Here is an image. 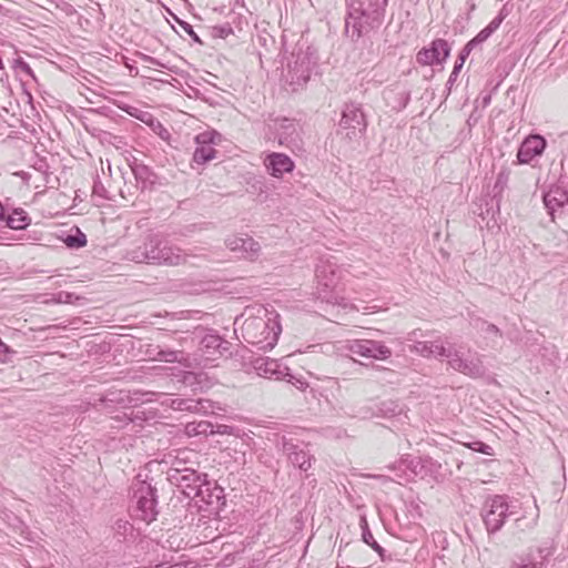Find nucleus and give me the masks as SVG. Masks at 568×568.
<instances>
[{"label":"nucleus","mask_w":568,"mask_h":568,"mask_svg":"<svg viewBox=\"0 0 568 568\" xmlns=\"http://www.w3.org/2000/svg\"><path fill=\"white\" fill-rule=\"evenodd\" d=\"M243 339L260 351L272 349L282 332L280 314L263 305L247 306L234 322Z\"/></svg>","instance_id":"nucleus-1"},{"label":"nucleus","mask_w":568,"mask_h":568,"mask_svg":"<svg viewBox=\"0 0 568 568\" xmlns=\"http://www.w3.org/2000/svg\"><path fill=\"white\" fill-rule=\"evenodd\" d=\"M315 278L318 298L332 305L347 306L345 298L336 291L341 280V268L336 263L328 258H320L315 268Z\"/></svg>","instance_id":"nucleus-3"},{"label":"nucleus","mask_w":568,"mask_h":568,"mask_svg":"<svg viewBox=\"0 0 568 568\" xmlns=\"http://www.w3.org/2000/svg\"><path fill=\"white\" fill-rule=\"evenodd\" d=\"M486 332L487 333H494V334L497 335L499 333V329L495 325L488 324L487 328H486Z\"/></svg>","instance_id":"nucleus-35"},{"label":"nucleus","mask_w":568,"mask_h":568,"mask_svg":"<svg viewBox=\"0 0 568 568\" xmlns=\"http://www.w3.org/2000/svg\"><path fill=\"white\" fill-rule=\"evenodd\" d=\"M154 568H185V566L183 564H174V565H171V566H164L162 564H159L156 565Z\"/></svg>","instance_id":"nucleus-34"},{"label":"nucleus","mask_w":568,"mask_h":568,"mask_svg":"<svg viewBox=\"0 0 568 568\" xmlns=\"http://www.w3.org/2000/svg\"><path fill=\"white\" fill-rule=\"evenodd\" d=\"M448 366L454 371L473 378L481 377L486 373V368L479 355L471 354L464 358L457 349L454 351L450 359L448 361Z\"/></svg>","instance_id":"nucleus-8"},{"label":"nucleus","mask_w":568,"mask_h":568,"mask_svg":"<svg viewBox=\"0 0 568 568\" xmlns=\"http://www.w3.org/2000/svg\"><path fill=\"white\" fill-rule=\"evenodd\" d=\"M130 166H131V169H132V171H133V173L135 174L136 178L143 176L144 173L148 172L146 166H144L142 164H139L136 159H134L133 163L130 164Z\"/></svg>","instance_id":"nucleus-29"},{"label":"nucleus","mask_w":568,"mask_h":568,"mask_svg":"<svg viewBox=\"0 0 568 568\" xmlns=\"http://www.w3.org/2000/svg\"><path fill=\"white\" fill-rule=\"evenodd\" d=\"M547 144H535L531 148V144H520V148L517 152V159L519 163L526 164L529 163L535 156H539L544 153Z\"/></svg>","instance_id":"nucleus-18"},{"label":"nucleus","mask_w":568,"mask_h":568,"mask_svg":"<svg viewBox=\"0 0 568 568\" xmlns=\"http://www.w3.org/2000/svg\"><path fill=\"white\" fill-rule=\"evenodd\" d=\"M510 171L508 169H503L496 179L494 185V196L501 195V193L507 189L509 182Z\"/></svg>","instance_id":"nucleus-25"},{"label":"nucleus","mask_w":568,"mask_h":568,"mask_svg":"<svg viewBox=\"0 0 568 568\" xmlns=\"http://www.w3.org/2000/svg\"><path fill=\"white\" fill-rule=\"evenodd\" d=\"M469 448H471L473 450L479 452L481 454H485V455H491V453H490L491 447L481 442H474V443L469 444Z\"/></svg>","instance_id":"nucleus-27"},{"label":"nucleus","mask_w":568,"mask_h":568,"mask_svg":"<svg viewBox=\"0 0 568 568\" xmlns=\"http://www.w3.org/2000/svg\"><path fill=\"white\" fill-rule=\"evenodd\" d=\"M168 479L176 485L182 493L189 498L200 497L202 501L212 504V497L205 474H200L193 468L169 469Z\"/></svg>","instance_id":"nucleus-4"},{"label":"nucleus","mask_w":568,"mask_h":568,"mask_svg":"<svg viewBox=\"0 0 568 568\" xmlns=\"http://www.w3.org/2000/svg\"><path fill=\"white\" fill-rule=\"evenodd\" d=\"M63 242L70 248H80L87 244V236L77 227L74 234L67 235Z\"/></svg>","instance_id":"nucleus-24"},{"label":"nucleus","mask_w":568,"mask_h":568,"mask_svg":"<svg viewBox=\"0 0 568 568\" xmlns=\"http://www.w3.org/2000/svg\"><path fill=\"white\" fill-rule=\"evenodd\" d=\"M464 52L465 53H462L460 57H459V64H456L455 68H454V71L456 72L457 70H459L463 64L465 63V60H466V57L468 55L467 54V51L464 49Z\"/></svg>","instance_id":"nucleus-32"},{"label":"nucleus","mask_w":568,"mask_h":568,"mask_svg":"<svg viewBox=\"0 0 568 568\" xmlns=\"http://www.w3.org/2000/svg\"><path fill=\"white\" fill-rule=\"evenodd\" d=\"M158 356L160 361L166 363H181L184 359V354L180 351H160Z\"/></svg>","instance_id":"nucleus-26"},{"label":"nucleus","mask_w":568,"mask_h":568,"mask_svg":"<svg viewBox=\"0 0 568 568\" xmlns=\"http://www.w3.org/2000/svg\"><path fill=\"white\" fill-rule=\"evenodd\" d=\"M347 349L365 358L385 361L392 356V351L383 342L373 339H354L348 342Z\"/></svg>","instance_id":"nucleus-7"},{"label":"nucleus","mask_w":568,"mask_h":568,"mask_svg":"<svg viewBox=\"0 0 568 568\" xmlns=\"http://www.w3.org/2000/svg\"><path fill=\"white\" fill-rule=\"evenodd\" d=\"M296 382H297V385H296V386H297V388H300V389H304V388L307 386V384H306L305 382H302V381H300V379H297Z\"/></svg>","instance_id":"nucleus-37"},{"label":"nucleus","mask_w":568,"mask_h":568,"mask_svg":"<svg viewBox=\"0 0 568 568\" xmlns=\"http://www.w3.org/2000/svg\"><path fill=\"white\" fill-rule=\"evenodd\" d=\"M185 462L183 459H180V458H176L173 463H172V466L170 469H173L174 467H178V468H186L184 466Z\"/></svg>","instance_id":"nucleus-33"},{"label":"nucleus","mask_w":568,"mask_h":568,"mask_svg":"<svg viewBox=\"0 0 568 568\" xmlns=\"http://www.w3.org/2000/svg\"><path fill=\"white\" fill-rule=\"evenodd\" d=\"M509 514V505L504 496L496 495L487 499L481 509V517L488 534L500 530Z\"/></svg>","instance_id":"nucleus-6"},{"label":"nucleus","mask_w":568,"mask_h":568,"mask_svg":"<svg viewBox=\"0 0 568 568\" xmlns=\"http://www.w3.org/2000/svg\"><path fill=\"white\" fill-rule=\"evenodd\" d=\"M57 301L59 303H70L71 302V297H72V294L70 293H64V292H60L58 293L57 295Z\"/></svg>","instance_id":"nucleus-31"},{"label":"nucleus","mask_w":568,"mask_h":568,"mask_svg":"<svg viewBox=\"0 0 568 568\" xmlns=\"http://www.w3.org/2000/svg\"><path fill=\"white\" fill-rule=\"evenodd\" d=\"M116 526L119 529H124V530H126V528L131 527V525L128 521H121V520H119L116 523Z\"/></svg>","instance_id":"nucleus-36"},{"label":"nucleus","mask_w":568,"mask_h":568,"mask_svg":"<svg viewBox=\"0 0 568 568\" xmlns=\"http://www.w3.org/2000/svg\"><path fill=\"white\" fill-rule=\"evenodd\" d=\"M48 154L49 153L44 150V144H33L31 154L27 161L34 170L45 173L50 168Z\"/></svg>","instance_id":"nucleus-17"},{"label":"nucleus","mask_w":568,"mask_h":568,"mask_svg":"<svg viewBox=\"0 0 568 568\" xmlns=\"http://www.w3.org/2000/svg\"><path fill=\"white\" fill-rule=\"evenodd\" d=\"M450 53V47L444 39H435L416 54V61L424 67L443 63Z\"/></svg>","instance_id":"nucleus-9"},{"label":"nucleus","mask_w":568,"mask_h":568,"mask_svg":"<svg viewBox=\"0 0 568 568\" xmlns=\"http://www.w3.org/2000/svg\"><path fill=\"white\" fill-rule=\"evenodd\" d=\"M2 212H3V209L2 206L0 205V214L2 215Z\"/></svg>","instance_id":"nucleus-38"},{"label":"nucleus","mask_w":568,"mask_h":568,"mask_svg":"<svg viewBox=\"0 0 568 568\" xmlns=\"http://www.w3.org/2000/svg\"><path fill=\"white\" fill-rule=\"evenodd\" d=\"M139 477L132 484V498L135 503L134 516L150 524L156 519L159 514L156 508V489L150 483L141 480Z\"/></svg>","instance_id":"nucleus-5"},{"label":"nucleus","mask_w":568,"mask_h":568,"mask_svg":"<svg viewBox=\"0 0 568 568\" xmlns=\"http://www.w3.org/2000/svg\"><path fill=\"white\" fill-rule=\"evenodd\" d=\"M544 204L548 213L555 219V213L568 204V192L558 185H552L544 194Z\"/></svg>","instance_id":"nucleus-14"},{"label":"nucleus","mask_w":568,"mask_h":568,"mask_svg":"<svg viewBox=\"0 0 568 568\" xmlns=\"http://www.w3.org/2000/svg\"><path fill=\"white\" fill-rule=\"evenodd\" d=\"M254 368L258 376L265 378L282 379L285 376L293 377L288 373H284V371H287V367L282 369L277 361L268 357L256 359L254 362Z\"/></svg>","instance_id":"nucleus-13"},{"label":"nucleus","mask_w":568,"mask_h":568,"mask_svg":"<svg viewBox=\"0 0 568 568\" xmlns=\"http://www.w3.org/2000/svg\"><path fill=\"white\" fill-rule=\"evenodd\" d=\"M184 432L189 437L197 435H212L213 424L207 420L191 422L185 425Z\"/></svg>","instance_id":"nucleus-19"},{"label":"nucleus","mask_w":568,"mask_h":568,"mask_svg":"<svg viewBox=\"0 0 568 568\" xmlns=\"http://www.w3.org/2000/svg\"><path fill=\"white\" fill-rule=\"evenodd\" d=\"M226 246L242 257L254 260L257 257L261 245L253 237L247 235H231L225 240Z\"/></svg>","instance_id":"nucleus-11"},{"label":"nucleus","mask_w":568,"mask_h":568,"mask_svg":"<svg viewBox=\"0 0 568 568\" xmlns=\"http://www.w3.org/2000/svg\"><path fill=\"white\" fill-rule=\"evenodd\" d=\"M172 407L176 410H186L197 414H207L214 409V404L209 399L178 398L172 400Z\"/></svg>","instance_id":"nucleus-16"},{"label":"nucleus","mask_w":568,"mask_h":568,"mask_svg":"<svg viewBox=\"0 0 568 568\" xmlns=\"http://www.w3.org/2000/svg\"><path fill=\"white\" fill-rule=\"evenodd\" d=\"M489 33H490V31H488L487 29H485V30L480 31V32L477 34V37H476L475 39H473L471 41H469V42L466 44V47H465V50L467 51V54H469V53H470L471 44H473L476 40H478V41H484V40H486V39L488 38Z\"/></svg>","instance_id":"nucleus-28"},{"label":"nucleus","mask_w":568,"mask_h":568,"mask_svg":"<svg viewBox=\"0 0 568 568\" xmlns=\"http://www.w3.org/2000/svg\"><path fill=\"white\" fill-rule=\"evenodd\" d=\"M125 258L135 263L166 266H178L186 262L181 248L170 245L159 234H150L142 244L129 248Z\"/></svg>","instance_id":"nucleus-2"},{"label":"nucleus","mask_w":568,"mask_h":568,"mask_svg":"<svg viewBox=\"0 0 568 568\" xmlns=\"http://www.w3.org/2000/svg\"><path fill=\"white\" fill-rule=\"evenodd\" d=\"M410 351L419 354L423 357H446L448 362L455 349L449 345L448 342H444L442 338H437L434 341L416 342L410 347Z\"/></svg>","instance_id":"nucleus-10"},{"label":"nucleus","mask_w":568,"mask_h":568,"mask_svg":"<svg viewBox=\"0 0 568 568\" xmlns=\"http://www.w3.org/2000/svg\"><path fill=\"white\" fill-rule=\"evenodd\" d=\"M267 172L274 178H282L294 169L292 159L283 153H272L264 161Z\"/></svg>","instance_id":"nucleus-12"},{"label":"nucleus","mask_w":568,"mask_h":568,"mask_svg":"<svg viewBox=\"0 0 568 568\" xmlns=\"http://www.w3.org/2000/svg\"><path fill=\"white\" fill-rule=\"evenodd\" d=\"M233 432V427L227 425H213V434H221V435H231Z\"/></svg>","instance_id":"nucleus-30"},{"label":"nucleus","mask_w":568,"mask_h":568,"mask_svg":"<svg viewBox=\"0 0 568 568\" xmlns=\"http://www.w3.org/2000/svg\"><path fill=\"white\" fill-rule=\"evenodd\" d=\"M283 452L291 464L298 467L301 470H307L311 467V457L308 453L298 448V446L292 442L283 440Z\"/></svg>","instance_id":"nucleus-15"},{"label":"nucleus","mask_w":568,"mask_h":568,"mask_svg":"<svg viewBox=\"0 0 568 568\" xmlns=\"http://www.w3.org/2000/svg\"><path fill=\"white\" fill-rule=\"evenodd\" d=\"M215 158L216 151L212 148V144H202L196 148L193 154V161L197 164H205Z\"/></svg>","instance_id":"nucleus-20"},{"label":"nucleus","mask_w":568,"mask_h":568,"mask_svg":"<svg viewBox=\"0 0 568 568\" xmlns=\"http://www.w3.org/2000/svg\"><path fill=\"white\" fill-rule=\"evenodd\" d=\"M362 539L365 544L371 546L382 558L384 557V548L379 546V544L375 540L365 519L362 520Z\"/></svg>","instance_id":"nucleus-23"},{"label":"nucleus","mask_w":568,"mask_h":568,"mask_svg":"<svg viewBox=\"0 0 568 568\" xmlns=\"http://www.w3.org/2000/svg\"><path fill=\"white\" fill-rule=\"evenodd\" d=\"M223 339L215 334H206L201 341V349L207 351L210 354H222L220 348L222 347Z\"/></svg>","instance_id":"nucleus-21"},{"label":"nucleus","mask_w":568,"mask_h":568,"mask_svg":"<svg viewBox=\"0 0 568 568\" xmlns=\"http://www.w3.org/2000/svg\"><path fill=\"white\" fill-rule=\"evenodd\" d=\"M7 226L12 230H23L28 225V216L23 210H16L7 220Z\"/></svg>","instance_id":"nucleus-22"}]
</instances>
